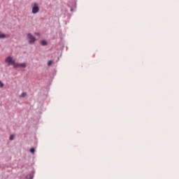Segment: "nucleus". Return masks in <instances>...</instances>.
I'll return each mask as SVG.
<instances>
[{
	"mask_svg": "<svg viewBox=\"0 0 179 179\" xmlns=\"http://www.w3.org/2000/svg\"><path fill=\"white\" fill-rule=\"evenodd\" d=\"M27 37L29 40V44H34V43L36 42V38L33 35H31V34H28Z\"/></svg>",
	"mask_w": 179,
	"mask_h": 179,
	"instance_id": "nucleus-1",
	"label": "nucleus"
},
{
	"mask_svg": "<svg viewBox=\"0 0 179 179\" xmlns=\"http://www.w3.org/2000/svg\"><path fill=\"white\" fill-rule=\"evenodd\" d=\"M40 10V8H38V5L37 3H34L32 4V13L36 14L38 13V12Z\"/></svg>",
	"mask_w": 179,
	"mask_h": 179,
	"instance_id": "nucleus-2",
	"label": "nucleus"
},
{
	"mask_svg": "<svg viewBox=\"0 0 179 179\" xmlns=\"http://www.w3.org/2000/svg\"><path fill=\"white\" fill-rule=\"evenodd\" d=\"M6 62H8V66H9V65H12V64H15V60H13V57L8 56L6 59Z\"/></svg>",
	"mask_w": 179,
	"mask_h": 179,
	"instance_id": "nucleus-3",
	"label": "nucleus"
},
{
	"mask_svg": "<svg viewBox=\"0 0 179 179\" xmlns=\"http://www.w3.org/2000/svg\"><path fill=\"white\" fill-rule=\"evenodd\" d=\"M41 45H43V46L48 45L47 42L44 40L41 41Z\"/></svg>",
	"mask_w": 179,
	"mask_h": 179,
	"instance_id": "nucleus-4",
	"label": "nucleus"
},
{
	"mask_svg": "<svg viewBox=\"0 0 179 179\" xmlns=\"http://www.w3.org/2000/svg\"><path fill=\"white\" fill-rule=\"evenodd\" d=\"M26 66H27L26 63H21V64H20V68H26Z\"/></svg>",
	"mask_w": 179,
	"mask_h": 179,
	"instance_id": "nucleus-5",
	"label": "nucleus"
},
{
	"mask_svg": "<svg viewBox=\"0 0 179 179\" xmlns=\"http://www.w3.org/2000/svg\"><path fill=\"white\" fill-rule=\"evenodd\" d=\"M34 177V176L33 174H31V173L27 176V179H33Z\"/></svg>",
	"mask_w": 179,
	"mask_h": 179,
	"instance_id": "nucleus-6",
	"label": "nucleus"
},
{
	"mask_svg": "<svg viewBox=\"0 0 179 179\" xmlns=\"http://www.w3.org/2000/svg\"><path fill=\"white\" fill-rule=\"evenodd\" d=\"M0 38H6V35L5 34L0 33Z\"/></svg>",
	"mask_w": 179,
	"mask_h": 179,
	"instance_id": "nucleus-7",
	"label": "nucleus"
},
{
	"mask_svg": "<svg viewBox=\"0 0 179 179\" xmlns=\"http://www.w3.org/2000/svg\"><path fill=\"white\" fill-rule=\"evenodd\" d=\"M13 65H14V68L20 67V64H19V63H14Z\"/></svg>",
	"mask_w": 179,
	"mask_h": 179,
	"instance_id": "nucleus-8",
	"label": "nucleus"
},
{
	"mask_svg": "<svg viewBox=\"0 0 179 179\" xmlns=\"http://www.w3.org/2000/svg\"><path fill=\"white\" fill-rule=\"evenodd\" d=\"M27 96V93L26 92H22L20 95V97L24 98Z\"/></svg>",
	"mask_w": 179,
	"mask_h": 179,
	"instance_id": "nucleus-9",
	"label": "nucleus"
},
{
	"mask_svg": "<svg viewBox=\"0 0 179 179\" xmlns=\"http://www.w3.org/2000/svg\"><path fill=\"white\" fill-rule=\"evenodd\" d=\"M29 152H30L31 153H34V152H36V149H34V148H31L30 149Z\"/></svg>",
	"mask_w": 179,
	"mask_h": 179,
	"instance_id": "nucleus-10",
	"label": "nucleus"
},
{
	"mask_svg": "<svg viewBox=\"0 0 179 179\" xmlns=\"http://www.w3.org/2000/svg\"><path fill=\"white\" fill-rule=\"evenodd\" d=\"M52 60H50L48 62V66H51V65H52Z\"/></svg>",
	"mask_w": 179,
	"mask_h": 179,
	"instance_id": "nucleus-11",
	"label": "nucleus"
},
{
	"mask_svg": "<svg viewBox=\"0 0 179 179\" xmlns=\"http://www.w3.org/2000/svg\"><path fill=\"white\" fill-rule=\"evenodd\" d=\"M14 138H15V136L13 135L10 136V141H13Z\"/></svg>",
	"mask_w": 179,
	"mask_h": 179,
	"instance_id": "nucleus-12",
	"label": "nucleus"
},
{
	"mask_svg": "<svg viewBox=\"0 0 179 179\" xmlns=\"http://www.w3.org/2000/svg\"><path fill=\"white\" fill-rule=\"evenodd\" d=\"M0 87H3V83L0 80Z\"/></svg>",
	"mask_w": 179,
	"mask_h": 179,
	"instance_id": "nucleus-13",
	"label": "nucleus"
},
{
	"mask_svg": "<svg viewBox=\"0 0 179 179\" xmlns=\"http://www.w3.org/2000/svg\"><path fill=\"white\" fill-rule=\"evenodd\" d=\"M0 87H3V83L0 80Z\"/></svg>",
	"mask_w": 179,
	"mask_h": 179,
	"instance_id": "nucleus-14",
	"label": "nucleus"
},
{
	"mask_svg": "<svg viewBox=\"0 0 179 179\" xmlns=\"http://www.w3.org/2000/svg\"><path fill=\"white\" fill-rule=\"evenodd\" d=\"M71 12H73V8L70 9Z\"/></svg>",
	"mask_w": 179,
	"mask_h": 179,
	"instance_id": "nucleus-15",
	"label": "nucleus"
}]
</instances>
